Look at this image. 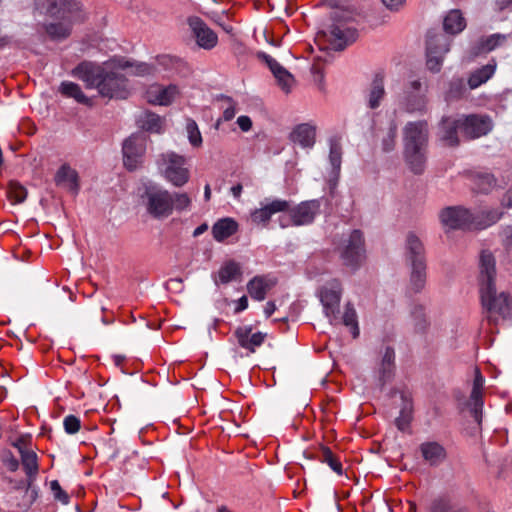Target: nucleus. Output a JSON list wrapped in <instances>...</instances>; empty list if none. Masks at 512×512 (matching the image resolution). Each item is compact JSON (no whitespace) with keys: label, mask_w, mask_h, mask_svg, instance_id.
Instances as JSON below:
<instances>
[{"label":"nucleus","mask_w":512,"mask_h":512,"mask_svg":"<svg viewBox=\"0 0 512 512\" xmlns=\"http://www.w3.org/2000/svg\"><path fill=\"white\" fill-rule=\"evenodd\" d=\"M104 73L105 70L100 65L88 61L79 63L71 72L72 76L83 81L88 89H99Z\"/></svg>","instance_id":"nucleus-14"},{"label":"nucleus","mask_w":512,"mask_h":512,"mask_svg":"<svg viewBox=\"0 0 512 512\" xmlns=\"http://www.w3.org/2000/svg\"><path fill=\"white\" fill-rule=\"evenodd\" d=\"M186 131L188 134V140L190 144L194 147H200L202 144V136L199 131L198 125L194 120H187Z\"/></svg>","instance_id":"nucleus-51"},{"label":"nucleus","mask_w":512,"mask_h":512,"mask_svg":"<svg viewBox=\"0 0 512 512\" xmlns=\"http://www.w3.org/2000/svg\"><path fill=\"white\" fill-rule=\"evenodd\" d=\"M398 109L408 114L424 115L428 112V86L419 79L411 78L396 98Z\"/></svg>","instance_id":"nucleus-2"},{"label":"nucleus","mask_w":512,"mask_h":512,"mask_svg":"<svg viewBox=\"0 0 512 512\" xmlns=\"http://www.w3.org/2000/svg\"><path fill=\"white\" fill-rule=\"evenodd\" d=\"M188 24L199 47L211 50L217 45L218 37L199 17H190Z\"/></svg>","instance_id":"nucleus-15"},{"label":"nucleus","mask_w":512,"mask_h":512,"mask_svg":"<svg viewBox=\"0 0 512 512\" xmlns=\"http://www.w3.org/2000/svg\"><path fill=\"white\" fill-rule=\"evenodd\" d=\"M427 149L421 148H404V158L415 174H421L425 169Z\"/></svg>","instance_id":"nucleus-30"},{"label":"nucleus","mask_w":512,"mask_h":512,"mask_svg":"<svg viewBox=\"0 0 512 512\" xmlns=\"http://www.w3.org/2000/svg\"><path fill=\"white\" fill-rule=\"evenodd\" d=\"M382 3L390 10H398L405 0H381Z\"/></svg>","instance_id":"nucleus-63"},{"label":"nucleus","mask_w":512,"mask_h":512,"mask_svg":"<svg viewBox=\"0 0 512 512\" xmlns=\"http://www.w3.org/2000/svg\"><path fill=\"white\" fill-rule=\"evenodd\" d=\"M429 126L426 120L409 121L403 128L404 148L427 149Z\"/></svg>","instance_id":"nucleus-10"},{"label":"nucleus","mask_w":512,"mask_h":512,"mask_svg":"<svg viewBox=\"0 0 512 512\" xmlns=\"http://www.w3.org/2000/svg\"><path fill=\"white\" fill-rule=\"evenodd\" d=\"M289 207L290 201L274 199L262 207L252 211L251 220L255 224L266 225L274 214L287 211Z\"/></svg>","instance_id":"nucleus-20"},{"label":"nucleus","mask_w":512,"mask_h":512,"mask_svg":"<svg viewBox=\"0 0 512 512\" xmlns=\"http://www.w3.org/2000/svg\"><path fill=\"white\" fill-rule=\"evenodd\" d=\"M485 379L479 369H475V376L473 380L472 390L470 393L468 407L475 421L480 423L483 410V388Z\"/></svg>","instance_id":"nucleus-16"},{"label":"nucleus","mask_w":512,"mask_h":512,"mask_svg":"<svg viewBox=\"0 0 512 512\" xmlns=\"http://www.w3.org/2000/svg\"><path fill=\"white\" fill-rule=\"evenodd\" d=\"M60 18H72L75 21L83 22L87 18L83 4L78 0H63L59 7Z\"/></svg>","instance_id":"nucleus-31"},{"label":"nucleus","mask_w":512,"mask_h":512,"mask_svg":"<svg viewBox=\"0 0 512 512\" xmlns=\"http://www.w3.org/2000/svg\"><path fill=\"white\" fill-rule=\"evenodd\" d=\"M276 283L277 279L271 275L255 276L247 283V290L252 299L263 301Z\"/></svg>","instance_id":"nucleus-22"},{"label":"nucleus","mask_w":512,"mask_h":512,"mask_svg":"<svg viewBox=\"0 0 512 512\" xmlns=\"http://www.w3.org/2000/svg\"><path fill=\"white\" fill-rule=\"evenodd\" d=\"M7 196L14 204H19L25 201L27 190L20 183L11 181L7 188Z\"/></svg>","instance_id":"nucleus-46"},{"label":"nucleus","mask_w":512,"mask_h":512,"mask_svg":"<svg viewBox=\"0 0 512 512\" xmlns=\"http://www.w3.org/2000/svg\"><path fill=\"white\" fill-rule=\"evenodd\" d=\"M186 161V158L182 155L175 152H166L160 156L158 165L168 182L176 187H182L190 177Z\"/></svg>","instance_id":"nucleus-3"},{"label":"nucleus","mask_w":512,"mask_h":512,"mask_svg":"<svg viewBox=\"0 0 512 512\" xmlns=\"http://www.w3.org/2000/svg\"><path fill=\"white\" fill-rule=\"evenodd\" d=\"M508 38V35L495 33L487 37H482L476 46V53H488L502 46Z\"/></svg>","instance_id":"nucleus-39"},{"label":"nucleus","mask_w":512,"mask_h":512,"mask_svg":"<svg viewBox=\"0 0 512 512\" xmlns=\"http://www.w3.org/2000/svg\"><path fill=\"white\" fill-rule=\"evenodd\" d=\"M426 283V262L411 263L410 287L414 292H420Z\"/></svg>","instance_id":"nucleus-38"},{"label":"nucleus","mask_w":512,"mask_h":512,"mask_svg":"<svg viewBox=\"0 0 512 512\" xmlns=\"http://www.w3.org/2000/svg\"><path fill=\"white\" fill-rule=\"evenodd\" d=\"M54 181L57 186L67 189L73 195H76L79 192L80 186L78 173L69 164L65 163L59 167L55 174Z\"/></svg>","instance_id":"nucleus-24"},{"label":"nucleus","mask_w":512,"mask_h":512,"mask_svg":"<svg viewBox=\"0 0 512 512\" xmlns=\"http://www.w3.org/2000/svg\"><path fill=\"white\" fill-rule=\"evenodd\" d=\"M325 35L332 49L340 51L356 40L357 31L342 25H332Z\"/></svg>","instance_id":"nucleus-18"},{"label":"nucleus","mask_w":512,"mask_h":512,"mask_svg":"<svg viewBox=\"0 0 512 512\" xmlns=\"http://www.w3.org/2000/svg\"><path fill=\"white\" fill-rule=\"evenodd\" d=\"M450 39L440 32L429 31L426 40L427 68L434 73L440 71L444 54L449 51Z\"/></svg>","instance_id":"nucleus-6"},{"label":"nucleus","mask_w":512,"mask_h":512,"mask_svg":"<svg viewBox=\"0 0 512 512\" xmlns=\"http://www.w3.org/2000/svg\"><path fill=\"white\" fill-rule=\"evenodd\" d=\"M317 295L323 306L325 316L333 324L337 320L339 313L342 295L341 283L337 279H331L319 288Z\"/></svg>","instance_id":"nucleus-7"},{"label":"nucleus","mask_w":512,"mask_h":512,"mask_svg":"<svg viewBox=\"0 0 512 512\" xmlns=\"http://www.w3.org/2000/svg\"><path fill=\"white\" fill-rule=\"evenodd\" d=\"M179 90L175 85H152L146 91L147 101L151 104L167 106L173 102Z\"/></svg>","instance_id":"nucleus-21"},{"label":"nucleus","mask_w":512,"mask_h":512,"mask_svg":"<svg viewBox=\"0 0 512 512\" xmlns=\"http://www.w3.org/2000/svg\"><path fill=\"white\" fill-rule=\"evenodd\" d=\"M394 360V350L390 347H387L383 354L378 370V383L381 388H383L386 383L390 382L394 376Z\"/></svg>","instance_id":"nucleus-29"},{"label":"nucleus","mask_w":512,"mask_h":512,"mask_svg":"<svg viewBox=\"0 0 512 512\" xmlns=\"http://www.w3.org/2000/svg\"><path fill=\"white\" fill-rule=\"evenodd\" d=\"M80 419L74 415H67L63 420L64 430L68 434H75L80 429Z\"/></svg>","instance_id":"nucleus-55"},{"label":"nucleus","mask_w":512,"mask_h":512,"mask_svg":"<svg viewBox=\"0 0 512 512\" xmlns=\"http://www.w3.org/2000/svg\"><path fill=\"white\" fill-rule=\"evenodd\" d=\"M443 27L446 33L455 35L466 27V21L459 10H451L444 18Z\"/></svg>","instance_id":"nucleus-37"},{"label":"nucleus","mask_w":512,"mask_h":512,"mask_svg":"<svg viewBox=\"0 0 512 512\" xmlns=\"http://www.w3.org/2000/svg\"><path fill=\"white\" fill-rule=\"evenodd\" d=\"M495 60L490 61L488 64L473 71L468 78V86L470 89H476L482 84L486 83L493 77L496 71Z\"/></svg>","instance_id":"nucleus-32"},{"label":"nucleus","mask_w":512,"mask_h":512,"mask_svg":"<svg viewBox=\"0 0 512 512\" xmlns=\"http://www.w3.org/2000/svg\"><path fill=\"white\" fill-rule=\"evenodd\" d=\"M385 97L384 77L381 74H377L363 92L364 104L368 109L376 110L382 105Z\"/></svg>","instance_id":"nucleus-17"},{"label":"nucleus","mask_w":512,"mask_h":512,"mask_svg":"<svg viewBox=\"0 0 512 512\" xmlns=\"http://www.w3.org/2000/svg\"><path fill=\"white\" fill-rule=\"evenodd\" d=\"M319 461L326 463L335 473L342 475L343 469L341 461L332 453L329 448H323Z\"/></svg>","instance_id":"nucleus-47"},{"label":"nucleus","mask_w":512,"mask_h":512,"mask_svg":"<svg viewBox=\"0 0 512 512\" xmlns=\"http://www.w3.org/2000/svg\"><path fill=\"white\" fill-rule=\"evenodd\" d=\"M141 127L149 132L160 133L162 129V118L157 114L147 112L141 121Z\"/></svg>","instance_id":"nucleus-48"},{"label":"nucleus","mask_w":512,"mask_h":512,"mask_svg":"<svg viewBox=\"0 0 512 512\" xmlns=\"http://www.w3.org/2000/svg\"><path fill=\"white\" fill-rule=\"evenodd\" d=\"M21 462L27 477L35 481L39 470L36 453L29 449H21Z\"/></svg>","instance_id":"nucleus-40"},{"label":"nucleus","mask_w":512,"mask_h":512,"mask_svg":"<svg viewBox=\"0 0 512 512\" xmlns=\"http://www.w3.org/2000/svg\"><path fill=\"white\" fill-rule=\"evenodd\" d=\"M34 481H31L28 477L27 480H10V483L13 484L14 490H25L29 491L31 484H33Z\"/></svg>","instance_id":"nucleus-60"},{"label":"nucleus","mask_w":512,"mask_h":512,"mask_svg":"<svg viewBox=\"0 0 512 512\" xmlns=\"http://www.w3.org/2000/svg\"><path fill=\"white\" fill-rule=\"evenodd\" d=\"M221 100L225 102L222 118L224 121H230L235 117L237 103L231 97L224 95L221 96Z\"/></svg>","instance_id":"nucleus-53"},{"label":"nucleus","mask_w":512,"mask_h":512,"mask_svg":"<svg viewBox=\"0 0 512 512\" xmlns=\"http://www.w3.org/2000/svg\"><path fill=\"white\" fill-rule=\"evenodd\" d=\"M462 134L460 115L443 116L438 124V138L445 145L455 147L459 144L458 133Z\"/></svg>","instance_id":"nucleus-13"},{"label":"nucleus","mask_w":512,"mask_h":512,"mask_svg":"<svg viewBox=\"0 0 512 512\" xmlns=\"http://www.w3.org/2000/svg\"><path fill=\"white\" fill-rule=\"evenodd\" d=\"M462 135L467 139H476L487 135L493 128L492 119L484 114H460Z\"/></svg>","instance_id":"nucleus-12"},{"label":"nucleus","mask_w":512,"mask_h":512,"mask_svg":"<svg viewBox=\"0 0 512 512\" xmlns=\"http://www.w3.org/2000/svg\"><path fill=\"white\" fill-rule=\"evenodd\" d=\"M291 141L302 148H312L315 144V126L303 123L296 126L290 134Z\"/></svg>","instance_id":"nucleus-26"},{"label":"nucleus","mask_w":512,"mask_h":512,"mask_svg":"<svg viewBox=\"0 0 512 512\" xmlns=\"http://www.w3.org/2000/svg\"><path fill=\"white\" fill-rule=\"evenodd\" d=\"M265 61L277 79L278 84L283 91L289 92L293 86L294 78L283 66H281L274 58L264 55Z\"/></svg>","instance_id":"nucleus-28"},{"label":"nucleus","mask_w":512,"mask_h":512,"mask_svg":"<svg viewBox=\"0 0 512 512\" xmlns=\"http://www.w3.org/2000/svg\"><path fill=\"white\" fill-rule=\"evenodd\" d=\"M467 93L466 85L463 79H452L446 92V100L453 101L463 98Z\"/></svg>","instance_id":"nucleus-44"},{"label":"nucleus","mask_w":512,"mask_h":512,"mask_svg":"<svg viewBox=\"0 0 512 512\" xmlns=\"http://www.w3.org/2000/svg\"><path fill=\"white\" fill-rule=\"evenodd\" d=\"M234 335L238 344L250 353H254L263 344L266 336L261 332H253L249 326L238 327Z\"/></svg>","instance_id":"nucleus-23"},{"label":"nucleus","mask_w":512,"mask_h":512,"mask_svg":"<svg viewBox=\"0 0 512 512\" xmlns=\"http://www.w3.org/2000/svg\"><path fill=\"white\" fill-rule=\"evenodd\" d=\"M59 92L67 98H73L76 102H78L80 104L87 105V106L92 105V100L89 97H87L82 92L81 87L74 82L63 81L60 84Z\"/></svg>","instance_id":"nucleus-34"},{"label":"nucleus","mask_w":512,"mask_h":512,"mask_svg":"<svg viewBox=\"0 0 512 512\" xmlns=\"http://www.w3.org/2000/svg\"><path fill=\"white\" fill-rule=\"evenodd\" d=\"M503 212L498 209L473 213L474 229H485L501 219Z\"/></svg>","instance_id":"nucleus-35"},{"label":"nucleus","mask_w":512,"mask_h":512,"mask_svg":"<svg viewBox=\"0 0 512 512\" xmlns=\"http://www.w3.org/2000/svg\"><path fill=\"white\" fill-rule=\"evenodd\" d=\"M50 488L53 492L54 498L61 502L62 504H68L69 503V495L61 488L59 482L57 480H53L50 483Z\"/></svg>","instance_id":"nucleus-57"},{"label":"nucleus","mask_w":512,"mask_h":512,"mask_svg":"<svg viewBox=\"0 0 512 512\" xmlns=\"http://www.w3.org/2000/svg\"><path fill=\"white\" fill-rule=\"evenodd\" d=\"M495 258L483 250L479 258V292L482 307L490 323L512 317V297L506 292H497L495 287Z\"/></svg>","instance_id":"nucleus-1"},{"label":"nucleus","mask_w":512,"mask_h":512,"mask_svg":"<svg viewBox=\"0 0 512 512\" xmlns=\"http://www.w3.org/2000/svg\"><path fill=\"white\" fill-rule=\"evenodd\" d=\"M342 321L345 326L350 328L353 338H357L359 336L357 313L350 303L346 304L345 306Z\"/></svg>","instance_id":"nucleus-43"},{"label":"nucleus","mask_w":512,"mask_h":512,"mask_svg":"<svg viewBox=\"0 0 512 512\" xmlns=\"http://www.w3.org/2000/svg\"><path fill=\"white\" fill-rule=\"evenodd\" d=\"M142 200L147 212L155 219L167 218L173 212V196L163 188L146 187Z\"/></svg>","instance_id":"nucleus-5"},{"label":"nucleus","mask_w":512,"mask_h":512,"mask_svg":"<svg viewBox=\"0 0 512 512\" xmlns=\"http://www.w3.org/2000/svg\"><path fill=\"white\" fill-rule=\"evenodd\" d=\"M406 250L410 263H415L416 261L426 262L424 246L421 240L414 233H409L407 235Z\"/></svg>","instance_id":"nucleus-36"},{"label":"nucleus","mask_w":512,"mask_h":512,"mask_svg":"<svg viewBox=\"0 0 512 512\" xmlns=\"http://www.w3.org/2000/svg\"><path fill=\"white\" fill-rule=\"evenodd\" d=\"M27 497V504L31 505L38 497V490L31 484L29 491H25Z\"/></svg>","instance_id":"nucleus-64"},{"label":"nucleus","mask_w":512,"mask_h":512,"mask_svg":"<svg viewBox=\"0 0 512 512\" xmlns=\"http://www.w3.org/2000/svg\"><path fill=\"white\" fill-rule=\"evenodd\" d=\"M413 416L399 413V416L395 419V425L398 430L406 432L410 428V423Z\"/></svg>","instance_id":"nucleus-58"},{"label":"nucleus","mask_w":512,"mask_h":512,"mask_svg":"<svg viewBox=\"0 0 512 512\" xmlns=\"http://www.w3.org/2000/svg\"><path fill=\"white\" fill-rule=\"evenodd\" d=\"M500 235L503 245L507 249H512V224L503 227Z\"/></svg>","instance_id":"nucleus-59"},{"label":"nucleus","mask_w":512,"mask_h":512,"mask_svg":"<svg viewBox=\"0 0 512 512\" xmlns=\"http://www.w3.org/2000/svg\"><path fill=\"white\" fill-rule=\"evenodd\" d=\"M5 465L11 472H15L19 468V461L12 455L4 460Z\"/></svg>","instance_id":"nucleus-62"},{"label":"nucleus","mask_w":512,"mask_h":512,"mask_svg":"<svg viewBox=\"0 0 512 512\" xmlns=\"http://www.w3.org/2000/svg\"><path fill=\"white\" fill-rule=\"evenodd\" d=\"M329 163L331 166V171L329 172L328 182L332 187L335 186L338 182L342 163V147L337 140H330Z\"/></svg>","instance_id":"nucleus-27"},{"label":"nucleus","mask_w":512,"mask_h":512,"mask_svg":"<svg viewBox=\"0 0 512 512\" xmlns=\"http://www.w3.org/2000/svg\"><path fill=\"white\" fill-rule=\"evenodd\" d=\"M238 230V223L232 218L218 220L212 226V234L217 242H223Z\"/></svg>","instance_id":"nucleus-33"},{"label":"nucleus","mask_w":512,"mask_h":512,"mask_svg":"<svg viewBox=\"0 0 512 512\" xmlns=\"http://www.w3.org/2000/svg\"><path fill=\"white\" fill-rule=\"evenodd\" d=\"M45 30L52 39L63 40L70 35L71 25L68 23H49Z\"/></svg>","instance_id":"nucleus-42"},{"label":"nucleus","mask_w":512,"mask_h":512,"mask_svg":"<svg viewBox=\"0 0 512 512\" xmlns=\"http://www.w3.org/2000/svg\"><path fill=\"white\" fill-rule=\"evenodd\" d=\"M411 316L413 318V321H414V326H415V329L419 332H422L424 331V329L426 328L427 326V321H426V315H425V312H424V308L420 305H417L413 308V310L411 311Z\"/></svg>","instance_id":"nucleus-52"},{"label":"nucleus","mask_w":512,"mask_h":512,"mask_svg":"<svg viewBox=\"0 0 512 512\" xmlns=\"http://www.w3.org/2000/svg\"><path fill=\"white\" fill-rule=\"evenodd\" d=\"M397 137V124L394 121H390L386 131L381 137L382 149L385 152H390L395 148Z\"/></svg>","instance_id":"nucleus-45"},{"label":"nucleus","mask_w":512,"mask_h":512,"mask_svg":"<svg viewBox=\"0 0 512 512\" xmlns=\"http://www.w3.org/2000/svg\"><path fill=\"white\" fill-rule=\"evenodd\" d=\"M241 274L240 266L234 261H228L218 271V281L227 284L235 280Z\"/></svg>","instance_id":"nucleus-41"},{"label":"nucleus","mask_w":512,"mask_h":512,"mask_svg":"<svg viewBox=\"0 0 512 512\" xmlns=\"http://www.w3.org/2000/svg\"><path fill=\"white\" fill-rule=\"evenodd\" d=\"M429 512H466V510L463 508H453L448 498L438 497L432 501Z\"/></svg>","instance_id":"nucleus-49"},{"label":"nucleus","mask_w":512,"mask_h":512,"mask_svg":"<svg viewBox=\"0 0 512 512\" xmlns=\"http://www.w3.org/2000/svg\"><path fill=\"white\" fill-rule=\"evenodd\" d=\"M147 137L144 133L132 134L122 146L123 161L125 167L133 171L142 163L146 151Z\"/></svg>","instance_id":"nucleus-9"},{"label":"nucleus","mask_w":512,"mask_h":512,"mask_svg":"<svg viewBox=\"0 0 512 512\" xmlns=\"http://www.w3.org/2000/svg\"><path fill=\"white\" fill-rule=\"evenodd\" d=\"M322 206V198L300 202L293 208H288L289 219L293 226H305L314 222L319 215Z\"/></svg>","instance_id":"nucleus-11"},{"label":"nucleus","mask_w":512,"mask_h":512,"mask_svg":"<svg viewBox=\"0 0 512 512\" xmlns=\"http://www.w3.org/2000/svg\"><path fill=\"white\" fill-rule=\"evenodd\" d=\"M439 219L446 231L474 229L473 212L461 206H450L442 209Z\"/></svg>","instance_id":"nucleus-8"},{"label":"nucleus","mask_w":512,"mask_h":512,"mask_svg":"<svg viewBox=\"0 0 512 512\" xmlns=\"http://www.w3.org/2000/svg\"><path fill=\"white\" fill-rule=\"evenodd\" d=\"M338 251L345 266L352 270L358 269L365 259L363 233L358 229L352 230L342 239Z\"/></svg>","instance_id":"nucleus-4"},{"label":"nucleus","mask_w":512,"mask_h":512,"mask_svg":"<svg viewBox=\"0 0 512 512\" xmlns=\"http://www.w3.org/2000/svg\"><path fill=\"white\" fill-rule=\"evenodd\" d=\"M237 124L242 131L247 132L252 127V120L250 117L242 115L237 118Z\"/></svg>","instance_id":"nucleus-61"},{"label":"nucleus","mask_w":512,"mask_h":512,"mask_svg":"<svg viewBox=\"0 0 512 512\" xmlns=\"http://www.w3.org/2000/svg\"><path fill=\"white\" fill-rule=\"evenodd\" d=\"M173 196V210L183 211L187 209L191 203L189 196L186 193H174Z\"/></svg>","instance_id":"nucleus-56"},{"label":"nucleus","mask_w":512,"mask_h":512,"mask_svg":"<svg viewBox=\"0 0 512 512\" xmlns=\"http://www.w3.org/2000/svg\"><path fill=\"white\" fill-rule=\"evenodd\" d=\"M419 448L423 459L430 466H439L446 459L445 448L436 441L423 442Z\"/></svg>","instance_id":"nucleus-25"},{"label":"nucleus","mask_w":512,"mask_h":512,"mask_svg":"<svg viewBox=\"0 0 512 512\" xmlns=\"http://www.w3.org/2000/svg\"><path fill=\"white\" fill-rule=\"evenodd\" d=\"M401 406L400 413L413 416V399L412 395L408 391L400 392Z\"/></svg>","instance_id":"nucleus-54"},{"label":"nucleus","mask_w":512,"mask_h":512,"mask_svg":"<svg viewBox=\"0 0 512 512\" xmlns=\"http://www.w3.org/2000/svg\"><path fill=\"white\" fill-rule=\"evenodd\" d=\"M98 92L103 97L123 98L125 96V81L122 76L106 72L102 78Z\"/></svg>","instance_id":"nucleus-19"},{"label":"nucleus","mask_w":512,"mask_h":512,"mask_svg":"<svg viewBox=\"0 0 512 512\" xmlns=\"http://www.w3.org/2000/svg\"><path fill=\"white\" fill-rule=\"evenodd\" d=\"M475 184L480 192L487 193L495 187L496 179L491 173H479L475 178Z\"/></svg>","instance_id":"nucleus-50"}]
</instances>
